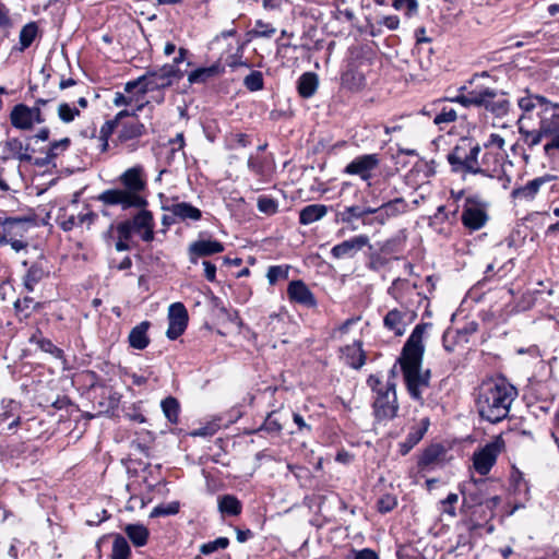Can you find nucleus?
<instances>
[{"label":"nucleus","mask_w":559,"mask_h":559,"mask_svg":"<svg viewBox=\"0 0 559 559\" xmlns=\"http://www.w3.org/2000/svg\"><path fill=\"white\" fill-rule=\"evenodd\" d=\"M407 210V203L403 198H395L380 205L379 224L383 225L391 217L403 214Z\"/></svg>","instance_id":"obj_32"},{"label":"nucleus","mask_w":559,"mask_h":559,"mask_svg":"<svg viewBox=\"0 0 559 559\" xmlns=\"http://www.w3.org/2000/svg\"><path fill=\"white\" fill-rule=\"evenodd\" d=\"M289 275L288 265H272L269 267L266 277L270 285L276 284L280 280H287Z\"/></svg>","instance_id":"obj_47"},{"label":"nucleus","mask_w":559,"mask_h":559,"mask_svg":"<svg viewBox=\"0 0 559 559\" xmlns=\"http://www.w3.org/2000/svg\"><path fill=\"white\" fill-rule=\"evenodd\" d=\"M133 231L135 230L130 225L129 221L121 222L117 225L118 238L120 239L129 240Z\"/></svg>","instance_id":"obj_61"},{"label":"nucleus","mask_w":559,"mask_h":559,"mask_svg":"<svg viewBox=\"0 0 559 559\" xmlns=\"http://www.w3.org/2000/svg\"><path fill=\"white\" fill-rule=\"evenodd\" d=\"M287 295L290 301L302 305L308 308L317 306V300L309 287L300 280L289 283L287 287Z\"/></svg>","instance_id":"obj_21"},{"label":"nucleus","mask_w":559,"mask_h":559,"mask_svg":"<svg viewBox=\"0 0 559 559\" xmlns=\"http://www.w3.org/2000/svg\"><path fill=\"white\" fill-rule=\"evenodd\" d=\"M429 425V418L425 417L418 426L411 428L406 439L400 443V453L402 455H406L424 438Z\"/></svg>","instance_id":"obj_26"},{"label":"nucleus","mask_w":559,"mask_h":559,"mask_svg":"<svg viewBox=\"0 0 559 559\" xmlns=\"http://www.w3.org/2000/svg\"><path fill=\"white\" fill-rule=\"evenodd\" d=\"M29 217H5L0 218V225L7 238H13V236H22L25 231L24 225L31 223Z\"/></svg>","instance_id":"obj_37"},{"label":"nucleus","mask_w":559,"mask_h":559,"mask_svg":"<svg viewBox=\"0 0 559 559\" xmlns=\"http://www.w3.org/2000/svg\"><path fill=\"white\" fill-rule=\"evenodd\" d=\"M516 104L521 111L516 126L523 144L533 150L545 141L547 156L559 151V103L525 88Z\"/></svg>","instance_id":"obj_1"},{"label":"nucleus","mask_w":559,"mask_h":559,"mask_svg":"<svg viewBox=\"0 0 559 559\" xmlns=\"http://www.w3.org/2000/svg\"><path fill=\"white\" fill-rule=\"evenodd\" d=\"M97 201L107 206L119 205L122 210L143 209L147 205V201L142 195H134L123 188H114L104 190L97 197Z\"/></svg>","instance_id":"obj_10"},{"label":"nucleus","mask_w":559,"mask_h":559,"mask_svg":"<svg viewBox=\"0 0 559 559\" xmlns=\"http://www.w3.org/2000/svg\"><path fill=\"white\" fill-rule=\"evenodd\" d=\"M23 140L19 138H8L4 142L0 143L2 146V154L0 159L5 162L10 158H15L21 163H31L32 157L26 154H22Z\"/></svg>","instance_id":"obj_25"},{"label":"nucleus","mask_w":559,"mask_h":559,"mask_svg":"<svg viewBox=\"0 0 559 559\" xmlns=\"http://www.w3.org/2000/svg\"><path fill=\"white\" fill-rule=\"evenodd\" d=\"M461 493L463 495L465 502H471L473 504H483L485 502L484 497L478 491H466L465 488H461Z\"/></svg>","instance_id":"obj_62"},{"label":"nucleus","mask_w":559,"mask_h":559,"mask_svg":"<svg viewBox=\"0 0 559 559\" xmlns=\"http://www.w3.org/2000/svg\"><path fill=\"white\" fill-rule=\"evenodd\" d=\"M367 384L371 389L372 414L376 424H388L397 416L399 402L396 396V384L388 380L385 383L376 374H370Z\"/></svg>","instance_id":"obj_4"},{"label":"nucleus","mask_w":559,"mask_h":559,"mask_svg":"<svg viewBox=\"0 0 559 559\" xmlns=\"http://www.w3.org/2000/svg\"><path fill=\"white\" fill-rule=\"evenodd\" d=\"M48 275L49 271L47 269L46 261L44 259H39L28 266L23 277V286L28 293H33L35 286Z\"/></svg>","instance_id":"obj_24"},{"label":"nucleus","mask_w":559,"mask_h":559,"mask_svg":"<svg viewBox=\"0 0 559 559\" xmlns=\"http://www.w3.org/2000/svg\"><path fill=\"white\" fill-rule=\"evenodd\" d=\"M259 431H266L269 433H280L282 431V425L273 417V414H269Z\"/></svg>","instance_id":"obj_57"},{"label":"nucleus","mask_w":559,"mask_h":559,"mask_svg":"<svg viewBox=\"0 0 559 559\" xmlns=\"http://www.w3.org/2000/svg\"><path fill=\"white\" fill-rule=\"evenodd\" d=\"M41 307V302L35 301V299L29 296L19 298L13 304L14 312L19 321L27 320L34 312L40 310Z\"/></svg>","instance_id":"obj_30"},{"label":"nucleus","mask_w":559,"mask_h":559,"mask_svg":"<svg viewBox=\"0 0 559 559\" xmlns=\"http://www.w3.org/2000/svg\"><path fill=\"white\" fill-rule=\"evenodd\" d=\"M79 115L80 110L68 103H62L58 107V117L64 123L72 122Z\"/></svg>","instance_id":"obj_53"},{"label":"nucleus","mask_w":559,"mask_h":559,"mask_svg":"<svg viewBox=\"0 0 559 559\" xmlns=\"http://www.w3.org/2000/svg\"><path fill=\"white\" fill-rule=\"evenodd\" d=\"M293 421L297 426V431L300 433H311L312 428L309 424L306 423L304 417L299 413H293Z\"/></svg>","instance_id":"obj_63"},{"label":"nucleus","mask_w":559,"mask_h":559,"mask_svg":"<svg viewBox=\"0 0 559 559\" xmlns=\"http://www.w3.org/2000/svg\"><path fill=\"white\" fill-rule=\"evenodd\" d=\"M408 281L402 278H395L391 286L388 288V294L392 296L395 300L401 299L400 292L406 287H408Z\"/></svg>","instance_id":"obj_58"},{"label":"nucleus","mask_w":559,"mask_h":559,"mask_svg":"<svg viewBox=\"0 0 559 559\" xmlns=\"http://www.w3.org/2000/svg\"><path fill=\"white\" fill-rule=\"evenodd\" d=\"M396 506L397 499L392 493H384L377 501V510L382 514L391 512Z\"/></svg>","instance_id":"obj_52"},{"label":"nucleus","mask_w":559,"mask_h":559,"mask_svg":"<svg viewBox=\"0 0 559 559\" xmlns=\"http://www.w3.org/2000/svg\"><path fill=\"white\" fill-rule=\"evenodd\" d=\"M319 86L318 75L313 72H305L297 81V91L302 98L312 97Z\"/></svg>","instance_id":"obj_35"},{"label":"nucleus","mask_w":559,"mask_h":559,"mask_svg":"<svg viewBox=\"0 0 559 559\" xmlns=\"http://www.w3.org/2000/svg\"><path fill=\"white\" fill-rule=\"evenodd\" d=\"M488 76L487 72L474 74L467 82L471 86L464 85L460 87V94L455 96L452 102H456L465 108H481L496 118H503L511 110V102L509 100L508 93L479 84L473 86L477 80Z\"/></svg>","instance_id":"obj_3"},{"label":"nucleus","mask_w":559,"mask_h":559,"mask_svg":"<svg viewBox=\"0 0 559 559\" xmlns=\"http://www.w3.org/2000/svg\"><path fill=\"white\" fill-rule=\"evenodd\" d=\"M369 245L367 235H357L332 247L330 254L333 259H353Z\"/></svg>","instance_id":"obj_15"},{"label":"nucleus","mask_w":559,"mask_h":559,"mask_svg":"<svg viewBox=\"0 0 559 559\" xmlns=\"http://www.w3.org/2000/svg\"><path fill=\"white\" fill-rule=\"evenodd\" d=\"M554 179H556V178L550 175H545L542 177L534 178L533 180L528 181L526 185L514 188L511 192V197L514 200L532 201L535 199V197L539 192L540 188L545 183L550 182Z\"/></svg>","instance_id":"obj_22"},{"label":"nucleus","mask_w":559,"mask_h":559,"mask_svg":"<svg viewBox=\"0 0 559 559\" xmlns=\"http://www.w3.org/2000/svg\"><path fill=\"white\" fill-rule=\"evenodd\" d=\"M459 500V496L454 492H450L444 500L441 501L443 509L442 511L451 516H455V503Z\"/></svg>","instance_id":"obj_59"},{"label":"nucleus","mask_w":559,"mask_h":559,"mask_svg":"<svg viewBox=\"0 0 559 559\" xmlns=\"http://www.w3.org/2000/svg\"><path fill=\"white\" fill-rule=\"evenodd\" d=\"M163 210L170 212L174 216L178 217L181 221L190 219L197 222L202 217L201 210H199L198 207L193 206L188 202H179L168 206H163Z\"/></svg>","instance_id":"obj_27"},{"label":"nucleus","mask_w":559,"mask_h":559,"mask_svg":"<svg viewBox=\"0 0 559 559\" xmlns=\"http://www.w3.org/2000/svg\"><path fill=\"white\" fill-rule=\"evenodd\" d=\"M131 548L127 539L120 535H115L110 559H130Z\"/></svg>","instance_id":"obj_43"},{"label":"nucleus","mask_w":559,"mask_h":559,"mask_svg":"<svg viewBox=\"0 0 559 559\" xmlns=\"http://www.w3.org/2000/svg\"><path fill=\"white\" fill-rule=\"evenodd\" d=\"M218 511L224 516H237L242 511L240 500L234 495H223L218 497Z\"/></svg>","instance_id":"obj_39"},{"label":"nucleus","mask_w":559,"mask_h":559,"mask_svg":"<svg viewBox=\"0 0 559 559\" xmlns=\"http://www.w3.org/2000/svg\"><path fill=\"white\" fill-rule=\"evenodd\" d=\"M29 342L35 344L40 350L51 355L56 359L61 360L63 365L67 364L64 352L56 346L51 340L44 337L40 331H37L35 334H33L29 338Z\"/></svg>","instance_id":"obj_29"},{"label":"nucleus","mask_w":559,"mask_h":559,"mask_svg":"<svg viewBox=\"0 0 559 559\" xmlns=\"http://www.w3.org/2000/svg\"><path fill=\"white\" fill-rule=\"evenodd\" d=\"M414 317V312L394 308L384 316L383 326L395 336H402Z\"/></svg>","instance_id":"obj_16"},{"label":"nucleus","mask_w":559,"mask_h":559,"mask_svg":"<svg viewBox=\"0 0 559 559\" xmlns=\"http://www.w3.org/2000/svg\"><path fill=\"white\" fill-rule=\"evenodd\" d=\"M504 449V440L502 437L498 436L492 441L487 443L480 450L474 452L473 454V466L475 471L481 475L486 476L492 466L497 462L498 455Z\"/></svg>","instance_id":"obj_11"},{"label":"nucleus","mask_w":559,"mask_h":559,"mask_svg":"<svg viewBox=\"0 0 559 559\" xmlns=\"http://www.w3.org/2000/svg\"><path fill=\"white\" fill-rule=\"evenodd\" d=\"M162 411L170 424H177L179 420L180 405L176 397L167 396L160 402Z\"/></svg>","instance_id":"obj_42"},{"label":"nucleus","mask_w":559,"mask_h":559,"mask_svg":"<svg viewBox=\"0 0 559 559\" xmlns=\"http://www.w3.org/2000/svg\"><path fill=\"white\" fill-rule=\"evenodd\" d=\"M118 126H119V123L115 119L107 120L102 126L100 131H99V138L103 141V151L107 150V147H108V139L110 138V135L114 133V131L116 130V128Z\"/></svg>","instance_id":"obj_54"},{"label":"nucleus","mask_w":559,"mask_h":559,"mask_svg":"<svg viewBox=\"0 0 559 559\" xmlns=\"http://www.w3.org/2000/svg\"><path fill=\"white\" fill-rule=\"evenodd\" d=\"M257 207L263 214L274 215L278 211V202L272 197L260 195L257 200Z\"/></svg>","instance_id":"obj_45"},{"label":"nucleus","mask_w":559,"mask_h":559,"mask_svg":"<svg viewBox=\"0 0 559 559\" xmlns=\"http://www.w3.org/2000/svg\"><path fill=\"white\" fill-rule=\"evenodd\" d=\"M20 404L14 400H2L0 404V423L12 418L8 429H14L20 425Z\"/></svg>","instance_id":"obj_33"},{"label":"nucleus","mask_w":559,"mask_h":559,"mask_svg":"<svg viewBox=\"0 0 559 559\" xmlns=\"http://www.w3.org/2000/svg\"><path fill=\"white\" fill-rule=\"evenodd\" d=\"M352 559H379V556L374 550L370 548H364L360 550H353Z\"/></svg>","instance_id":"obj_64"},{"label":"nucleus","mask_w":559,"mask_h":559,"mask_svg":"<svg viewBox=\"0 0 559 559\" xmlns=\"http://www.w3.org/2000/svg\"><path fill=\"white\" fill-rule=\"evenodd\" d=\"M182 78L183 71L176 70L174 66H162L157 69L147 70L144 73V84L139 90V94L144 96L148 92H155V90H166Z\"/></svg>","instance_id":"obj_7"},{"label":"nucleus","mask_w":559,"mask_h":559,"mask_svg":"<svg viewBox=\"0 0 559 559\" xmlns=\"http://www.w3.org/2000/svg\"><path fill=\"white\" fill-rule=\"evenodd\" d=\"M343 355L345 357L346 364L354 369L361 368L366 362V354L362 349V343L360 341H355L350 345H346L343 348Z\"/></svg>","instance_id":"obj_31"},{"label":"nucleus","mask_w":559,"mask_h":559,"mask_svg":"<svg viewBox=\"0 0 559 559\" xmlns=\"http://www.w3.org/2000/svg\"><path fill=\"white\" fill-rule=\"evenodd\" d=\"M489 221L488 204L478 195H469L465 199L461 222L463 226L472 231H477L486 226Z\"/></svg>","instance_id":"obj_8"},{"label":"nucleus","mask_w":559,"mask_h":559,"mask_svg":"<svg viewBox=\"0 0 559 559\" xmlns=\"http://www.w3.org/2000/svg\"><path fill=\"white\" fill-rule=\"evenodd\" d=\"M128 221L130 222V225L133 227V229L138 233H141L142 229L154 224L153 214L144 207L140 209V211L133 216L132 219Z\"/></svg>","instance_id":"obj_44"},{"label":"nucleus","mask_w":559,"mask_h":559,"mask_svg":"<svg viewBox=\"0 0 559 559\" xmlns=\"http://www.w3.org/2000/svg\"><path fill=\"white\" fill-rule=\"evenodd\" d=\"M46 118L37 107L16 104L10 111L11 126L17 130L29 131L35 124H41Z\"/></svg>","instance_id":"obj_12"},{"label":"nucleus","mask_w":559,"mask_h":559,"mask_svg":"<svg viewBox=\"0 0 559 559\" xmlns=\"http://www.w3.org/2000/svg\"><path fill=\"white\" fill-rule=\"evenodd\" d=\"M70 145L71 140L69 138H63L50 142L46 151L38 150L39 152L45 153V156L35 158L34 164L39 167H45L52 164L58 156H60L70 147Z\"/></svg>","instance_id":"obj_23"},{"label":"nucleus","mask_w":559,"mask_h":559,"mask_svg":"<svg viewBox=\"0 0 559 559\" xmlns=\"http://www.w3.org/2000/svg\"><path fill=\"white\" fill-rule=\"evenodd\" d=\"M368 64L362 58L349 59L345 71L341 75L343 87L349 91H359L366 84L365 68Z\"/></svg>","instance_id":"obj_13"},{"label":"nucleus","mask_w":559,"mask_h":559,"mask_svg":"<svg viewBox=\"0 0 559 559\" xmlns=\"http://www.w3.org/2000/svg\"><path fill=\"white\" fill-rule=\"evenodd\" d=\"M219 73V66L212 64L211 67L198 68L188 74V82L190 84H204L210 79Z\"/></svg>","instance_id":"obj_41"},{"label":"nucleus","mask_w":559,"mask_h":559,"mask_svg":"<svg viewBox=\"0 0 559 559\" xmlns=\"http://www.w3.org/2000/svg\"><path fill=\"white\" fill-rule=\"evenodd\" d=\"M503 157L500 152L492 150H486L480 158L478 159V168L476 175H483L489 178H500L502 171Z\"/></svg>","instance_id":"obj_18"},{"label":"nucleus","mask_w":559,"mask_h":559,"mask_svg":"<svg viewBox=\"0 0 559 559\" xmlns=\"http://www.w3.org/2000/svg\"><path fill=\"white\" fill-rule=\"evenodd\" d=\"M457 114L453 108L443 107L442 110L433 118V123L441 127L443 123L454 122Z\"/></svg>","instance_id":"obj_56"},{"label":"nucleus","mask_w":559,"mask_h":559,"mask_svg":"<svg viewBox=\"0 0 559 559\" xmlns=\"http://www.w3.org/2000/svg\"><path fill=\"white\" fill-rule=\"evenodd\" d=\"M380 163L381 158L377 153L358 155L345 166L343 174L358 177L370 187Z\"/></svg>","instance_id":"obj_9"},{"label":"nucleus","mask_w":559,"mask_h":559,"mask_svg":"<svg viewBox=\"0 0 559 559\" xmlns=\"http://www.w3.org/2000/svg\"><path fill=\"white\" fill-rule=\"evenodd\" d=\"M12 27L13 21L10 11L4 4L0 3V33L8 36Z\"/></svg>","instance_id":"obj_55"},{"label":"nucleus","mask_w":559,"mask_h":559,"mask_svg":"<svg viewBox=\"0 0 559 559\" xmlns=\"http://www.w3.org/2000/svg\"><path fill=\"white\" fill-rule=\"evenodd\" d=\"M224 250V245L218 240L199 239L189 245V261L192 264H197L200 258H205L216 253H221Z\"/></svg>","instance_id":"obj_17"},{"label":"nucleus","mask_w":559,"mask_h":559,"mask_svg":"<svg viewBox=\"0 0 559 559\" xmlns=\"http://www.w3.org/2000/svg\"><path fill=\"white\" fill-rule=\"evenodd\" d=\"M229 546V539L227 537H218L215 540L204 543L200 546V552L202 555H211L219 549H226Z\"/></svg>","instance_id":"obj_48"},{"label":"nucleus","mask_w":559,"mask_h":559,"mask_svg":"<svg viewBox=\"0 0 559 559\" xmlns=\"http://www.w3.org/2000/svg\"><path fill=\"white\" fill-rule=\"evenodd\" d=\"M151 326L148 321H142L136 324L129 333L128 342L130 347L142 350L150 344V337L147 331Z\"/></svg>","instance_id":"obj_28"},{"label":"nucleus","mask_w":559,"mask_h":559,"mask_svg":"<svg viewBox=\"0 0 559 559\" xmlns=\"http://www.w3.org/2000/svg\"><path fill=\"white\" fill-rule=\"evenodd\" d=\"M329 212V206L324 204H309L299 212V223L310 225L322 219Z\"/></svg>","instance_id":"obj_34"},{"label":"nucleus","mask_w":559,"mask_h":559,"mask_svg":"<svg viewBox=\"0 0 559 559\" xmlns=\"http://www.w3.org/2000/svg\"><path fill=\"white\" fill-rule=\"evenodd\" d=\"M407 391L415 401L423 402V391L429 386L430 370H417L403 374Z\"/></svg>","instance_id":"obj_19"},{"label":"nucleus","mask_w":559,"mask_h":559,"mask_svg":"<svg viewBox=\"0 0 559 559\" xmlns=\"http://www.w3.org/2000/svg\"><path fill=\"white\" fill-rule=\"evenodd\" d=\"M188 311L183 304L174 302L168 308V329L166 335L169 340H177L187 329Z\"/></svg>","instance_id":"obj_14"},{"label":"nucleus","mask_w":559,"mask_h":559,"mask_svg":"<svg viewBox=\"0 0 559 559\" xmlns=\"http://www.w3.org/2000/svg\"><path fill=\"white\" fill-rule=\"evenodd\" d=\"M145 126L139 120H133L129 122H124L121 124L120 130L118 131V140L121 143L136 140L141 138L145 133Z\"/></svg>","instance_id":"obj_36"},{"label":"nucleus","mask_w":559,"mask_h":559,"mask_svg":"<svg viewBox=\"0 0 559 559\" xmlns=\"http://www.w3.org/2000/svg\"><path fill=\"white\" fill-rule=\"evenodd\" d=\"M504 139L497 133H491L489 139L484 144L485 150H489V147H497V152L502 151L504 146Z\"/></svg>","instance_id":"obj_60"},{"label":"nucleus","mask_w":559,"mask_h":559,"mask_svg":"<svg viewBox=\"0 0 559 559\" xmlns=\"http://www.w3.org/2000/svg\"><path fill=\"white\" fill-rule=\"evenodd\" d=\"M424 332L425 324L416 325L402 348L397 362L401 366L403 374L421 369L425 352L423 344Z\"/></svg>","instance_id":"obj_6"},{"label":"nucleus","mask_w":559,"mask_h":559,"mask_svg":"<svg viewBox=\"0 0 559 559\" xmlns=\"http://www.w3.org/2000/svg\"><path fill=\"white\" fill-rule=\"evenodd\" d=\"M179 509L180 503L178 501H171L167 504H158L151 511L150 518L175 515L179 512Z\"/></svg>","instance_id":"obj_46"},{"label":"nucleus","mask_w":559,"mask_h":559,"mask_svg":"<svg viewBox=\"0 0 559 559\" xmlns=\"http://www.w3.org/2000/svg\"><path fill=\"white\" fill-rule=\"evenodd\" d=\"M359 218H362L361 206L359 205L346 206L337 214V221L345 224H350L354 219Z\"/></svg>","instance_id":"obj_50"},{"label":"nucleus","mask_w":559,"mask_h":559,"mask_svg":"<svg viewBox=\"0 0 559 559\" xmlns=\"http://www.w3.org/2000/svg\"><path fill=\"white\" fill-rule=\"evenodd\" d=\"M276 29L272 26V24L263 22L262 20H257L254 24V28L250 32L253 37H265L270 38L275 34Z\"/></svg>","instance_id":"obj_51"},{"label":"nucleus","mask_w":559,"mask_h":559,"mask_svg":"<svg viewBox=\"0 0 559 559\" xmlns=\"http://www.w3.org/2000/svg\"><path fill=\"white\" fill-rule=\"evenodd\" d=\"M243 85L251 92H257L263 88L264 81L263 74L260 71H251L245 79Z\"/></svg>","instance_id":"obj_49"},{"label":"nucleus","mask_w":559,"mask_h":559,"mask_svg":"<svg viewBox=\"0 0 559 559\" xmlns=\"http://www.w3.org/2000/svg\"><path fill=\"white\" fill-rule=\"evenodd\" d=\"M124 533L135 547L145 546L150 536L148 530L142 524H128Z\"/></svg>","instance_id":"obj_40"},{"label":"nucleus","mask_w":559,"mask_h":559,"mask_svg":"<svg viewBox=\"0 0 559 559\" xmlns=\"http://www.w3.org/2000/svg\"><path fill=\"white\" fill-rule=\"evenodd\" d=\"M475 406L479 417L490 424L506 419L518 389L506 378H488L475 389Z\"/></svg>","instance_id":"obj_2"},{"label":"nucleus","mask_w":559,"mask_h":559,"mask_svg":"<svg viewBox=\"0 0 559 559\" xmlns=\"http://www.w3.org/2000/svg\"><path fill=\"white\" fill-rule=\"evenodd\" d=\"M481 147L471 138H462L447 154L451 171L465 176L476 175Z\"/></svg>","instance_id":"obj_5"},{"label":"nucleus","mask_w":559,"mask_h":559,"mask_svg":"<svg viewBox=\"0 0 559 559\" xmlns=\"http://www.w3.org/2000/svg\"><path fill=\"white\" fill-rule=\"evenodd\" d=\"M119 181L123 186V189L130 193H133L134 195H141V192L146 187L143 167L138 165L128 168L120 175Z\"/></svg>","instance_id":"obj_20"},{"label":"nucleus","mask_w":559,"mask_h":559,"mask_svg":"<svg viewBox=\"0 0 559 559\" xmlns=\"http://www.w3.org/2000/svg\"><path fill=\"white\" fill-rule=\"evenodd\" d=\"M38 36V25L36 22L25 24L19 35V45L13 47V51L23 52L34 43Z\"/></svg>","instance_id":"obj_38"}]
</instances>
